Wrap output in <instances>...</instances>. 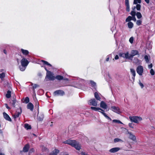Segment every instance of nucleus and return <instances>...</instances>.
<instances>
[{
	"label": "nucleus",
	"instance_id": "nucleus-17",
	"mask_svg": "<svg viewBox=\"0 0 155 155\" xmlns=\"http://www.w3.org/2000/svg\"><path fill=\"white\" fill-rule=\"evenodd\" d=\"M100 107L103 109H106L107 107V105L104 102L102 101L100 103Z\"/></svg>",
	"mask_w": 155,
	"mask_h": 155
},
{
	"label": "nucleus",
	"instance_id": "nucleus-9",
	"mask_svg": "<svg viewBox=\"0 0 155 155\" xmlns=\"http://www.w3.org/2000/svg\"><path fill=\"white\" fill-rule=\"evenodd\" d=\"M64 94V91L62 90H58L55 91L54 92V95H60L62 96Z\"/></svg>",
	"mask_w": 155,
	"mask_h": 155
},
{
	"label": "nucleus",
	"instance_id": "nucleus-39",
	"mask_svg": "<svg viewBox=\"0 0 155 155\" xmlns=\"http://www.w3.org/2000/svg\"><path fill=\"white\" fill-rule=\"evenodd\" d=\"M26 66H20L19 67L20 70L21 71H24L26 68Z\"/></svg>",
	"mask_w": 155,
	"mask_h": 155
},
{
	"label": "nucleus",
	"instance_id": "nucleus-8",
	"mask_svg": "<svg viewBox=\"0 0 155 155\" xmlns=\"http://www.w3.org/2000/svg\"><path fill=\"white\" fill-rule=\"evenodd\" d=\"M21 65L27 66L29 62L28 60L25 58H23L21 61Z\"/></svg>",
	"mask_w": 155,
	"mask_h": 155
},
{
	"label": "nucleus",
	"instance_id": "nucleus-40",
	"mask_svg": "<svg viewBox=\"0 0 155 155\" xmlns=\"http://www.w3.org/2000/svg\"><path fill=\"white\" fill-rule=\"evenodd\" d=\"M141 2V0H134V4H137V3H140Z\"/></svg>",
	"mask_w": 155,
	"mask_h": 155
},
{
	"label": "nucleus",
	"instance_id": "nucleus-35",
	"mask_svg": "<svg viewBox=\"0 0 155 155\" xmlns=\"http://www.w3.org/2000/svg\"><path fill=\"white\" fill-rule=\"evenodd\" d=\"M25 127L27 130L30 129H31V126L28 124H25Z\"/></svg>",
	"mask_w": 155,
	"mask_h": 155
},
{
	"label": "nucleus",
	"instance_id": "nucleus-47",
	"mask_svg": "<svg viewBox=\"0 0 155 155\" xmlns=\"http://www.w3.org/2000/svg\"><path fill=\"white\" fill-rule=\"evenodd\" d=\"M111 57V54H109V55H108L107 56V58H106V61H107V62L108 61H109L110 58Z\"/></svg>",
	"mask_w": 155,
	"mask_h": 155
},
{
	"label": "nucleus",
	"instance_id": "nucleus-15",
	"mask_svg": "<svg viewBox=\"0 0 155 155\" xmlns=\"http://www.w3.org/2000/svg\"><path fill=\"white\" fill-rule=\"evenodd\" d=\"M3 115L4 116V118L7 120L11 121L12 120L10 117H9L8 115L5 112H4L3 113Z\"/></svg>",
	"mask_w": 155,
	"mask_h": 155
},
{
	"label": "nucleus",
	"instance_id": "nucleus-31",
	"mask_svg": "<svg viewBox=\"0 0 155 155\" xmlns=\"http://www.w3.org/2000/svg\"><path fill=\"white\" fill-rule=\"evenodd\" d=\"M114 143H117L118 142H123V141L120 139L118 138H116L114 139Z\"/></svg>",
	"mask_w": 155,
	"mask_h": 155
},
{
	"label": "nucleus",
	"instance_id": "nucleus-49",
	"mask_svg": "<svg viewBox=\"0 0 155 155\" xmlns=\"http://www.w3.org/2000/svg\"><path fill=\"white\" fill-rule=\"evenodd\" d=\"M126 6V10L127 12H129L130 10L129 5H127Z\"/></svg>",
	"mask_w": 155,
	"mask_h": 155
},
{
	"label": "nucleus",
	"instance_id": "nucleus-63",
	"mask_svg": "<svg viewBox=\"0 0 155 155\" xmlns=\"http://www.w3.org/2000/svg\"><path fill=\"white\" fill-rule=\"evenodd\" d=\"M4 71V70L3 69H0V74H1L2 73H4L3 72V71Z\"/></svg>",
	"mask_w": 155,
	"mask_h": 155
},
{
	"label": "nucleus",
	"instance_id": "nucleus-30",
	"mask_svg": "<svg viewBox=\"0 0 155 155\" xmlns=\"http://www.w3.org/2000/svg\"><path fill=\"white\" fill-rule=\"evenodd\" d=\"M128 27L129 28L131 29L134 26V24L132 22H128L127 23Z\"/></svg>",
	"mask_w": 155,
	"mask_h": 155
},
{
	"label": "nucleus",
	"instance_id": "nucleus-29",
	"mask_svg": "<svg viewBox=\"0 0 155 155\" xmlns=\"http://www.w3.org/2000/svg\"><path fill=\"white\" fill-rule=\"evenodd\" d=\"M94 97L97 100L100 101L101 98L97 93L95 92L94 93Z\"/></svg>",
	"mask_w": 155,
	"mask_h": 155
},
{
	"label": "nucleus",
	"instance_id": "nucleus-60",
	"mask_svg": "<svg viewBox=\"0 0 155 155\" xmlns=\"http://www.w3.org/2000/svg\"><path fill=\"white\" fill-rule=\"evenodd\" d=\"M145 1L147 4L149 3L150 0H144Z\"/></svg>",
	"mask_w": 155,
	"mask_h": 155
},
{
	"label": "nucleus",
	"instance_id": "nucleus-18",
	"mask_svg": "<svg viewBox=\"0 0 155 155\" xmlns=\"http://www.w3.org/2000/svg\"><path fill=\"white\" fill-rule=\"evenodd\" d=\"M27 108L31 111H32L34 108V106L31 103H29L27 105Z\"/></svg>",
	"mask_w": 155,
	"mask_h": 155
},
{
	"label": "nucleus",
	"instance_id": "nucleus-19",
	"mask_svg": "<svg viewBox=\"0 0 155 155\" xmlns=\"http://www.w3.org/2000/svg\"><path fill=\"white\" fill-rule=\"evenodd\" d=\"M130 71L131 74H132L133 75L132 79L134 80L135 79V77L136 75L135 71L134 69L132 68H131L130 69Z\"/></svg>",
	"mask_w": 155,
	"mask_h": 155
},
{
	"label": "nucleus",
	"instance_id": "nucleus-56",
	"mask_svg": "<svg viewBox=\"0 0 155 155\" xmlns=\"http://www.w3.org/2000/svg\"><path fill=\"white\" fill-rule=\"evenodd\" d=\"M81 154L82 155H88L87 153H85L84 152H82L81 153Z\"/></svg>",
	"mask_w": 155,
	"mask_h": 155
},
{
	"label": "nucleus",
	"instance_id": "nucleus-34",
	"mask_svg": "<svg viewBox=\"0 0 155 155\" xmlns=\"http://www.w3.org/2000/svg\"><path fill=\"white\" fill-rule=\"evenodd\" d=\"M5 72L2 73L1 74H0V78L2 80H3V79L5 77Z\"/></svg>",
	"mask_w": 155,
	"mask_h": 155
},
{
	"label": "nucleus",
	"instance_id": "nucleus-54",
	"mask_svg": "<svg viewBox=\"0 0 155 155\" xmlns=\"http://www.w3.org/2000/svg\"><path fill=\"white\" fill-rule=\"evenodd\" d=\"M139 84L140 86H141V88H143L144 87L143 84L141 83L140 82L139 83Z\"/></svg>",
	"mask_w": 155,
	"mask_h": 155
},
{
	"label": "nucleus",
	"instance_id": "nucleus-7",
	"mask_svg": "<svg viewBox=\"0 0 155 155\" xmlns=\"http://www.w3.org/2000/svg\"><path fill=\"white\" fill-rule=\"evenodd\" d=\"M22 112V109L20 107L16 110L15 114L13 115V116L14 118H15L18 117L19 115L21 114Z\"/></svg>",
	"mask_w": 155,
	"mask_h": 155
},
{
	"label": "nucleus",
	"instance_id": "nucleus-55",
	"mask_svg": "<svg viewBox=\"0 0 155 155\" xmlns=\"http://www.w3.org/2000/svg\"><path fill=\"white\" fill-rule=\"evenodd\" d=\"M5 107L7 109H8V110H9L10 109V108L8 106L7 104H5Z\"/></svg>",
	"mask_w": 155,
	"mask_h": 155
},
{
	"label": "nucleus",
	"instance_id": "nucleus-26",
	"mask_svg": "<svg viewBox=\"0 0 155 155\" xmlns=\"http://www.w3.org/2000/svg\"><path fill=\"white\" fill-rule=\"evenodd\" d=\"M21 51L23 54L25 55H28L29 53V52L28 51L26 50H24L23 49H21Z\"/></svg>",
	"mask_w": 155,
	"mask_h": 155
},
{
	"label": "nucleus",
	"instance_id": "nucleus-44",
	"mask_svg": "<svg viewBox=\"0 0 155 155\" xmlns=\"http://www.w3.org/2000/svg\"><path fill=\"white\" fill-rule=\"evenodd\" d=\"M29 101V98L28 97H26L25 100L24 102H25V103H28Z\"/></svg>",
	"mask_w": 155,
	"mask_h": 155
},
{
	"label": "nucleus",
	"instance_id": "nucleus-61",
	"mask_svg": "<svg viewBox=\"0 0 155 155\" xmlns=\"http://www.w3.org/2000/svg\"><path fill=\"white\" fill-rule=\"evenodd\" d=\"M36 106H37L38 107V108H39V104H38V103H36Z\"/></svg>",
	"mask_w": 155,
	"mask_h": 155
},
{
	"label": "nucleus",
	"instance_id": "nucleus-50",
	"mask_svg": "<svg viewBox=\"0 0 155 155\" xmlns=\"http://www.w3.org/2000/svg\"><path fill=\"white\" fill-rule=\"evenodd\" d=\"M125 4L126 5H129V0H125Z\"/></svg>",
	"mask_w": 155,
	"mask_h": 155
},
{
	"label": "nucleus",
	"instance_id": "nucleus-37",
	"mask_svg": "<svg viewBox=\"0 0 155 155\" xmlns=\"http://www.w3.org/2000/svg\"><path fill=\"white\" fill-rule=\"evenodd\" d=\"M41 61L44 64L51 67V65L49 63H48L47 61H45L44 60H42Z\"/></svg>",
	"mask_w": 155,
	"mask_h": 155
},
{
	"label": "nucleus",
	"instance_id": "nucleus-5",
	"mask_svg": "<svg viewBox=\"0 0 155 155\" xmlns=\"http://www.w3.org/2000/svg\"><path fill=\"white\" fill-rule=\"evenodd\" d=\"M136 71L139 75L140 76L142 75L143 71V67L141 65L139 66L136 68Z\"/></svg>",
	"mask_w": 155,
	"mask_h": 155
},
{
	"label": "nucleus",
	"instance_id": "nucleus-42",
	"mask_svg": "<svg viewBox=\"0 0 155 155\" xmlns=\"http://www.w3.org/2000/svg\"><path fill=\"white\" fill-rule=\"evenodd\" d=\"M113 122H115V123H118L120 124H123L122 122H121L120 120H113Z\"/></svg>",
	"mask_w": 155,
	"mask_h": 155
},
{
	"label": "nucleus",
	"instance_id": "nucleus-46",
	"mask_svg": "<svg viewBox=\"0 0 155 155\" xmlns=\"http://www.w3.org/2000/svg\"><path fill=\"white\" fill-rule=\"evenodd\" d=\"M150 73L151 74V75H153L155 74V72L153 70V69H151L150 71Z\"/></svg>",
	"mask_w": 155,
	"mask_h": 155
},
{
	"label": "nucleus",
	"instance_id": "nucleus-33",
	"mask_svg": "<svg viewBox=\"0 0 155 155\" xmlns=\"http://www.w3.org/2000/svg\"><path fill=\"white\" fill-rule=\"evenodd\" d=\"M132 17L130 16H128L126 19L125 21L126 22H130L132 20Z\"/></svg>",
	"mask_w": 155,
	"mask_h": 155
},
{
	"label": "nucleus",
	"instance_id": "nucleus-21",
	"mask_svg": "<svg viewBox=\"0 0 155 155\" xmlns=\"http://www.w3.org/2000/svg\"><path fill=\"white\" fill-rule=\"evenodd\" d=\"M90 83L91 84V86L93 87V88L94 89L96 90L97 87L96 83L95 82H94L93 81L90 80Z\"/></svg>",
	"mask_w": 155,
	"mask_h": 155
},
{
	"label": "nucleus",
	"instance_id": "nucleus-20",
	"mask_svg": "<svg viewBox=\"0 0 155 155\" xmlns=\"http://www.w3.org/2000/svg\"><path fill=\"white\" fill-rule=\"evenodd\" d=\"M29 148V146L28 144H26L23 148V151L24 152L28 151Z\"/></svg>",
	"mask_w": 155,
	"mask_h": 155
},
{
	"label": "nucleus",
	"instance_id": "nucleus-38",
	"mask_svg": "<svg viewBox=\"0 0 155 155\" xmlns=\"http://www.w3.org/2000/svg\"><path fill=\"white\" fill-rule=\"evenodd\" d=\"M142 23V21L141 20H139L136 21V24L138 25L139 26Z\"/></svg>",
	"mask_w": 155,
	"mask_h": 155
},
{
	"label": "nucleus",
	"instance_id": "nucleus-24",
	"mask_svg": "<svg viewBox=\"0 0 155 155\" xmlns=\"http://www.w3.org/2000/svg\"><path fill=\"white\" fill-rule=\"evenodd\" d=\"M144 58L145 60L146 63H149V61L150 60V56L146 55L144 56Z\"/></svg>",
	"mask_w": 155,
	"mask_h": 155
},
{
	"label": "nucleus",
	"instance_id": "nucleus-64",
	"mask_svg": "<svg viewBox=\"0 0 155 155\" xmlns=\"http://www.w3.org/2000/svg\"><path fill=\"white\" fill-rule=\"evenodd\" d=\"M4 53L5 54H7V51L5 50H4L3 51Z\"/></svg>",
	"mask_w": 155,
	"mask_h": 155
},
{
	"label": "nucleus",
	"instance_id": "nucleus-27",
	"mask_svg": "<svg viewBox=\"0 0 155 155\" xmlns=\"http://www.w3.org/2000/svg\"><path fill=\"white\" fill-rule=\"evenodd\" d=\"M99 112H101L107 119L110 120H111V119L105 113H104V111L102 112L99 111Z\"/></svg>",
	"mask_w": 155,
	"mask_h": 155
},
{
	"label": "nucleus",
	"instance_id": "nucleus-48",
	"mask_svg": "<svg viewBox=\"0 0 155 155\" xmlns=\"http://www.w3.org/2000/svg\"><path fill=\"white\" fill-rule=\"evenodd\" d=\"M91 108L94 111H97V107H91Z\"/></svg>",
	"mask_w": 155,
	"mask_h": 155
},
{
	"label": "nucleus",
	"instance_id": "nucleus-22",
	"mask_svg": "<svg viewBox=\"0 0 155 155\" xmlns=\"http://www.w3.org/2000/svg\"><path fill=\"white\" fill-rule=\"evenodd\" d=\"M55 78L57 79L58 80H68L67 79H64L63 77L60 75H58L56 76L55 77Z\"/></svg>",
	"mask_w": 155,
	"mask_h": 155
},
{
	"label": "nucleus",
	"instance_id": "nucleus-23",
	"mask_svg": "<svg viewBox=\"0 0 155 155\" xmlns=\"http://www.w3.org/2000/svg\"><path fill=\"white\" fill-rule=\"evenodd\" d=\"M59 152V150L55 149L49 155H57V154Z\"/></svg>",
	"mask_w": 155,
	"mask_h": 155
},
{
	"label": "nucleus",
	"instance_id": "nucleus-58",
	"mask_svg": "<svg viewBox=\"0 0 155 155\" xmlns=\"http://www.w3.org/2000/svg\"><path fill=\"white\" fill-rule=\"evenodd\" d=\"M119 58V57L118 55H116L115 57V59L117 60Z\"/></svg>",
	"mask_w": 155,
	"mask_h": 155
},
{
	"label": "nucleus",
	"instance_id": "nucleus-62",
	"mask_svg": "<svg viewBox=\"0 0 155 155\" xmlns=\"http://www.w3.org/2000/svg\"><path fill=\"white\" fill-rule=\"evenodd\" d=\"M128 148L129 149H130L131 148V145L129 144L128 146H127Z\"/></svg>",
	"mask_w": 155,
	"mask_h": 155
},
{
	"label": "nucleus",
	"instance_id": "nucleus-52",
	"mask_svg": "<svg viewBox=\"0 0 155 155\" xmlns=\"http://www.w3.org/2000/svg\"><path fill=\"white\" fill-rule=\"evenodd\" d=\"M153 67V65L151 63L150 64H149L148 66V68L149 69H151Z\"/></svg>",
	"mask_w": 155,
	"mask_h": 155
},
{
	"label": "nucleus",
	"instance_id": "nucleus-57",
	"mask_svg": "<svg viewBox=\"0 0 155 155\" xmlns=\"http://www.w3.org/2000/svg\"><path fill=\"white\" fill-rule=\"evenodd\" d=\"M99 110H101L102 111V112L104 111V110H103V109H101V108H99V107H97V111H98Z\"/></svg>",
	"mask_w": 155,
	"mask_h": 155
},
{
	"label": "nucleus",
	"instance_id": "nucleus-28",
	"mask_svg": "<svg viewBox=\"0 0 155 155\" xmlns=\"http://www.w3.org/2000/svg\"><path fill=\"white\" fill-rule=\"evenodd\" d=\"M39 85L36 84H34V85L32 86V89L33 90V92L34 93H35V89L37 87H38Z\"/></svg>",
	"mask_w": 155,
	"mask_h": 155
},
{
	"label": "nucleus",
	"instance_id": "nucleus-13",
	"mask_svg": "<svg viewBox=\"0 0 155 155\" xmlns=\"http://www.w3.org/2000/svg\"><path fill=\"white\" fill-rule=\"evenodd\" d=\"M128 133L129 134L130 139L133 141H136V139L135 136L130 132H128Z\"/></svg>",
	"mask_w": 155,
	"mask_h": 155
},
{
	"label": "nucleus",
	"instance_id": "nucleus-11",
	"mask_svg": "<svg viewBox=\"0 0 155 155\" xmlns=\"http://www.w3.org/2000/svg\"><path fill=\"white\" fill-rule=\"evenodd\" d=\"M120 150V148L118 147L112 148L110 149L109 151L111 153H115L118 152Z\"/></svg>",
	"mask_w": 155,
	"mask_h": 155
},
{
	"label": "nucleus",
	"instance_id": "nucleus-10",
	"mask_svg": "<svg viewBox=\"0 0 155 155\" xmlns=\"http://www.w3.org/2000/svg\"><path fill=\"white\" fill-rule=\"evenodd\" d=\"M110 109L114 112L118 114H119L120 112L119 108L118 107L112 106Z\"/></svg>",
	"mask_w": 155,
	"mask_h": 155
},
{
	"label": "nucleus",
	"instance_id": "nucleus-36",
	"mask_svg": "<svg viewBox=\"0 0 155 155\" xmlns=\"http://www.w3.org/2000/svg\"><path fill=\"white\" fill-rule=\"evenodd\" d=\"M41 61L44 64L51 67V65L49 63H48L47 61H45L44 60H42Z\"/></svg>",
	"mask_w": 155,
	"mask_h": 155
},
{
	"label": "nucleus",
	"instance_id": "nucleus-2",
	"mask_svg": "<svg viewBox=\"0 0 155 155\" xmlns=\"http://www.w3.org/2000/svg\"><path fill=\"white\" fill-rule=\"evenodd\" d=\"M63 143L71 145L78 150H79L81 148V145L78 142L75 140H68L63 142Z\"/></svg>",
	"mask_w": 155,
	"mask_h": 155
},
{
	"label": "nucleus",
	"instance_id": "nucleus-32",
	"mask_svg": "<svg viewBox=\"0 0 155 155\" xmlns=\"http://www.w3.org/2000/svg\"><path fill=\"white\" fill-rule=\"evenodd\" d=\"M136 15L138 19H140L142 17L141 14L140 12H137L136 13Z\"/></svg>",
	"mask_w": 155,
	"mask_h": 155
},
{
	"label": "nucleus",
	"instance_id": "nucleus-59",
	"mask_svg": "<svg viewBox=\"0 0 155 155\" xmlns=\"http://www.w3.org/2000/svg\"><path fill=\"white\" fill-rule=\"evenodd\" d=\"M44 68L45 69V70L46 71H47V73H48V72H50V71H49L47 69V68H46V67H44Z\"/></svg>",
	"mask_w": 155,
	"mask_h": 155
},
{
	"label": "nucleus",
	"instance_id": "nucleus-43",
	"mask_svg": "<svg viewBox=\"0 0 155 155\" xmlns=\"http://www.w3.org/2000/svg\"><path fill=\"white\" fill-rule=\"evenodd\" d=\"M136 6V8L137 9L138 11H140V9L141 5L140 4H137Z\"/></svg>",
	"mask_w": 155,
	"mask_h": 155
},
{
	"label": "nucleus",
	"instance_id": "nucleus-45",
	"mask_svg": "<svg viewBox=\"0 0 155 155\" xmlns=\"http://www.w3.org/2000/svg\"><path fill=\"white\" fill-rule=\"evenodd\" d=\"M134 40V38L133 37H132L130 38L129 41L131 44H132Z\"/></svg>",
	"mask_w": 155,
	"mask_h": 155
},
{
	"label": "nucleus",
	"instance_id": "nucleus-4",
	"mask_svg": "<svg viewBox=\"0 0 155 155\" xmlns=\"http://www.w3.org/2000/svg\"><path fill=\"white\" fill-rule=\"evenodd\" d=\"M48 79L49 80L53 81L55 79V77L54 74L51 72L50 71L48 73H46V75L45 79V81H48Z\"/></svg>",
	"mask_w": 155,
	"mask_h": 155
},
{
	"label": "nucleus",
	"instance_id": "nucleus-41",
	"mask_svg": "<svg viewBox=\"0 0 155 155\" xmlns=\"http://www.w3.org/2000/svg\"><path fill=\"white\" fill-rule=\"evenodd\" d=\"M130 14L132 15V17H133L135 16L136 13L135 11H132L131 12Z\"/></svg>",
	"mask_w": 155,
	"mask_h": 155
},
{
	"label": "nucleus",
	"instance_id": "nucleus-14",
	"mask_svg": "<svg viewBox=\"0 0 155 155\" xmlns=\"http://www.w3.org/2000/svg\"><path fill=\"white\" fill-rule=\"evenodd\" d=\"M44 118V114L42 113H40L39 114H38L37 115L38 120L39 121H42Z\"/></svg>",
	"mask_w": 155,
	"mask_h": 155
},
{
	"label": "nucleus",
	"instance_id": "nucleus-53",
	"mask_svg": "<svg viewBox=\"0 0 155 155\" xmlns=\"http://www.w3.org/2000/svg\"><path fill=\"white\" fill-rule=\"evenodd\" d=\"M132 20L134 21H136V18L135 17V16H133L132 17Z\"/></svg>",
	"mask_w": 155,
	"mask_h": 155
},
{
	"label": "nucleus",
	"instance_id": "nucleus-1",
	"mask_svg": "<svg viewBox=\"0 0 155 155\" xmlns=\"http://www.w3.org/2000/svg\"><path fill=\"white\" fill-rule=\"evenodd\" d=\"M138 53V51L137 50H132L131 51L130 54L129 52L127 51L125 53H120L119 54V55L124 58L132 60L133 57Z\"/></svg>",
	"mask_w": 155,
	"mask_h": 155
},
{
	"label": "nucleus",
	"instance_id": "nucleus-12",
	"mask_svg": "<svg viewBox=\"0 0 155 155\" xmlns=\"http://www.w3.org/2000/svg\"><path fill=\"white\" fill-rule=\"evenodd\" d=\"M13 98V100L12 101H10V103L12 105L15 107V104L16 102V96L15 95H14Z\"/></svg>",
	"mask_w": 155,
	"mask_h": 155
},
{
	"label": "nucleus",
	"instance_id": "nucleus-6",
	"mask_svg": "<svg viewBox=\"0 0 155 155\" xmlns=\"http://www.w3.org/2000/svg\"><path fill=\"white\" fill-rule=\"evenodd\" d=\"M89 104L94 106H97V102L95 99L93 98L89 101Z\"/></svg>",
	"mask_w": 155,
	"mask_h": 155
},
{
	"label": "nucleus",
	"instance_id": "nucleus-3",
	"mask_svg": "<svg viewBox=\"0 0 155 155\" xmlns=\"http://www.w3.org/2000/svg\"><path fill=\"white\" fill-rule=\"evenodd\" d=\"M130 121L136 123H138L139 121L142 120V118L140 117L136 116H130L129 117Z\"/></svg>",
	"mask_w": 155,
	"mask_h": 155
},
{
	"label": "nucleus",
	"instance_id": "nucleus-25",
	"mask_svg": "<svg viewBox=\"0 0 155 155\" xmlns=\"http://www.w3.org/2000/svg\"><path fill=\"white\" fill-rule=\"evenodd\" d=\"M134 63L136 64H139L140 63V61L137 58H134L133 60Z\"/></svg>",
	"mask_w": 155,
	"mask_h": 155
},
{
	"label": "nucleus",
	"instance_id": "nucleus-16",
	"mask_svg": "<svg viewBox=\"0 0 155 155\" xmlns=\"http://www.w3.org/2000/svg\"><path fill=\"white\" fill-rule=\"evenodd\" d=\"M13 97L14 95H15L13 93H11V91H8L7 92V93L6 94V97L7 98H10L11 95Z\"/></svg>",
	"mask_w": 155,
	"mask_h": 155
},
{
	"label": "nucleus",
	"instance_id": "nucleus-51",
	"mask_svg": "<svg viewBox=\"0 0 155 155\" xmlns=\"http://www.w3.org/2000/svg\"><path fill=\"white\" fill-rule=\"evenodd\" d=\"M129 126L131 128H133L134 127L133 126V124L132 123H129Z\"/></svg>",
	"mask_w": 155,
	"mask_h": 155
}]
</instances>
